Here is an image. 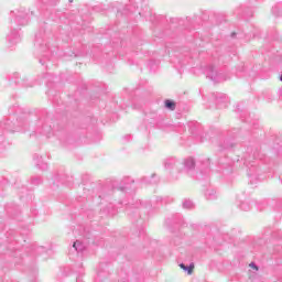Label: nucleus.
I'll return each mask as SVG.
<instances>
[{
	"label": "nucleus",
	"mask_w": 282,
	"mask_h": 282,
	"mask_svg": "<svg viewBox=\"0 0 282 282\" xmlns=\"http://www.w3.org/2000/svg\"><path fill=\"white\" fill-rule=\"evenodd\" d=\"M30 23V13H28L25 10H20L15 14V19L13 22H11V28L13 30L7 35V41L10 45H17L19 41H21V35L19 34V31L14 28L17 25L23 26L28 25Z\"/></svg>",
	"instance_id": "1"
},
{
	"label": "nucleus",
	"mask_w": 282,
	"mask_h": 282,
	"mask_svg": "<svg viewBox=\"0 0 282 282\" xmlns=\"http://www.w3.org/2000/svg\"><path fill=\"white\" fill-rule=\"evenodd\" d=\"M25 127H28V120L25 119H18L17 123H12L10 119H4L0 122V133H2V135H6V133H14Z\"/></svg>",
	"instance_id": "2"
},
{
	"label": "nucleus",
	"mask_w": 282,
	"mask_h": 282,
	"mask_svg": "<svg viewBox=\"0 0 282 282\" xmlns=\"http://www.w3.org/2000/svg\"><path fill=\"white\" fill-rule=\"evenodd\" d=\"M205 74L207 75V78H210L213 83H224L228 79V76H226V73H219L215 69V66H208L205 70Z\"/></svg>",
	"instance_id": "3"
},
{
	"label": "nucleus",
	"mask_w": 282,
	"mask_h": 282,
	"mask_svg": "<svg viewBox=\"0 0 282 282\" xmlns=\"http://www.w3.org/2000/svg\"><path fill=\"white\" fill-rule=\"evenodd\" d=\"M164 167L172 173H183V163L180 162L176 158H167L164 161Z\"/></svg>",
	"instance_id": "4"
},
{
	"label": "nucleus",
	"mask_w": 282,
	"mask_h": 282,
	"mask_svg": "<svg viewBox=\"0 0 282 282\" xmlns=\"http://www.w3.org/2000/svg\"><path fill=\"white\" fill-rule=\"evenodd\" d=\"M243 160H245L246 166H248V172H247L248 176L251 178L256 177L258 169H257V165L252 164V160H257V152H253L252 154H246L243 156Z\"/></svg>",
	"instance_id": "5"
},
{
	"label": "nucleus",
	"mask_w": 282,
	"mask_h": 282,
	"mask_svg": "<svg viewBox=\"0 0 282 282\" xmlns=\"http://www.w3.org/2000/svg\"><path fill=\"white\" fill-rule=\"evenodd\" d=\"M214 98L216 99V105L218 109H225L226 107H228V102H230L228 96H226V94L224 93L214 94Z\"/></svg>",
	"instance_id": "6"
},
{
	"label": "nucleus",
	"mask_w": 282,
	"mask_h": 282,
	"mask_svg": "<svg viewBox=\"0 0 282 282\" xmlns=\"http://www.w3.org/2000/svg\"><path fill=\"white\" fill-rule=\"evenodd\" d=\"M135 208H151V203L150 202L137 200L134 205H132V206H130L126 209L127 215L132 216L133 210H135Z\"/></svg>",
	"instance_id": "7"
},
{
	"label": "nucleus",
	"mask_w": 282,
	"mask_h": 282,
	"mask_svg": "<svg viewBox=\"0 0 282 282\" xmlns=\"http://www.w3.org/2000/svg\"><path fill=\"white\" fill-rule=\"evenodd\" d=\"M36 133H40L41 135H50L52 133V127L44 126L43 122L39 121Z\"/></svg>",
	"instance_id": "8"
},
{
	"label": "nucleus",
	"mask_w": 282,
	"mask_h": 282,
	"mask_svg": "<svg viewBox=\"0 0 282 282\" xmlns=\"http://www.w3.org/2000/svg\"><path fill=\"white\" fill-rule=\"evenodd\" d=\"M194 170H195V159L193 158L185 159L183 162V172L186 171L188 173L189 171H194Z\"/></svg>",
	"instance_id": "9"
},
{
	"label": "nucleus",
	"mask_w": 282,
	"mask_h": 282,
	"mask_svg": "<svg viewBox=\"0 0 282 282\" xmlns=\"http://www.w3.org/2000/svg\"><path fill=\"white\" fill-rule=\"evenodd\" d=\"M33 160L37 169H41V171H47V163L43 162V156L34 154Z\"/></svg>",
	"instance_id": "10"
},
{
	"label": "nucleus",
	"mask_w": 282,
	"mask_h": 282,
	"mask_svg": "<svg viewBox=\"0 0 282 282\" xmlns=\"http://www.w3.org/2000/svg\"><path fill=\"white\" fill-rule=\"evenodd\" d=\"M158 182H160V180H158V176L155 174H152L151 177L149 176H144L143 178H141V184H158Z\"/></svg>",
	"instance_id": "11"
},
{
	"label": "nucleus",
	"mask_w": 282,
	"mask_h": 282,
	"mask_svg": "<svg viewBox=\"0 0 282 282\" xmlns=\"http://www.w3.org/2000/svg\"><path fill=\"white\" fill-rule=\"evenodd\" d=\"M35 46L41 47L43 52H46L48 50L47 44L43 45V36L41 33L35 34Z\"/></svg>",
	"instance_id": "12"
},
{
	"label": "nucleus",
	"mask_w": 282,
	"mask_h": 282,
	"mask_svg": "<svg viewBox=\"0 0 282 282\" xmlns=\"http://www.w3.org/2000/svg\"><path fill=\"white\" fill-rule=\"evenodd\" d=\"M205 197L206 199L213 200V199H217V191H215V188L209 187L205 191Z\"/></svg>",
	"instance_id": "13"
},
{
	"label": "nucleus",
	"mask_w": 282,
	"mask_h": 282,
	"mask_svg": "<svg viewBox=\"0 0 282 282\" xmlns=\"http://www.w3.org/2000/svg\"><path fill=\"white\" fill-rule=\"evenodd\" d=\"M141 11H139L140 17H147V13L149 12V2L147 0H143L140 4Z\"/></svg>",
	"instance_id": "14"
},
{
	"label": "nucleus",
	"mask_w": 282,
	"mask_h": 282,
	"mask_svg": "<svg viewBox=\"0 0 282 282\" xmlns=\"http://www.w3.org/2000/svg\"><path fill=\"white\" fill-rule=\"evenodd\" d=\"M180 268L184 270V272H187V274H193V270H195V264L191 263L189 265H186L184 263H181Z\"/></svg>",
	"instance_id": "15"
},
{
	"label": "nucleus",
	"mask_w": 282,
	"mask_h": 282,
	"mask_svg": "<svg viewBox=\"0 0 282 282\" xmlns=\"http://www.w3.org/2000/svg\"><path fill=\"white\" fill-rule=\"evenodd\" d=\"M73 249L76 251V252H83L85 250V245L83 242H80L79 240H76L74 243H73Z\"/></svg>",
	"instance_id": "16"
},
{
	"label": "nucleus",
	"mask_w": 282,
	"mask_h": 282,
	"mask_svg": "<svg viewBox=\"0 0 282 282\" xmlns=\"http://www.w3.org/2000/svg\"><path fill=\"white\" fill-rule=\"evenodd\" d=\"M281 12H282V6L281 4H275L272 8V13L274 14V17H281Z\"/></svg>",
	"instance_id": "17"
},
{
	"label": "nucleus",
	"mask_w": 282,
	"mask_h": 282,
	"mask_svg": "<svg viewBox=\"0 0 282 282\" xmlns=\"http://www.w3.org/2000/svg\"><path fill=\"white\" fill-rule=\"evenodd\" d=\"M194 206L195 205L193 204V200H191V199L183 200V208L191 210L192 208H194Z\"/></svg>",
	"instance_id": "18"
},
{
	"label": "nucleus",
	"mask_w": 282,
	"mask_h": 282,
	"mask_svg": "<svg viewBox=\"0 0 282 282\" xmlns=\"http://www.w3.org/2000/svg\"><path fill=\"white\" fill-rule=\"evenodd\" d=\"M165 108L170 109L171 111H175V101L173 100H165Z\"/></svg>",
	"instance_id": "19"
},
{
	"label": "nucleus",
	"mask_w": 282,
	"mask_h": 282,
	"mask_svg": "<svg viewBox=\"0 0 282 282\" xmlns=\"http://www.w3.org/2000/svg\"><path fill=\"white\" fill-rule=\"evenodd\" d=\"M239 208H240V210H245V213H248V210H250V204L243 202V203H241V204L239 205Z\"/></svg>",
	"instance_id": "20"
},
{
	"label": "nucleus",
	"mask_w": 282,
	"mask_h": 282,
	"mask_svg": "<svg viewBox=\"0 0 282 282\" xmlns=\"http://www.w3.org/2000/svg\"><path fill=\"white\" fill-rule=\"evenodd\" d=\"M220 151H224L226 149H232V143H230L229 141H225L224 144H220Z\"/></svg>",
	"instance_id": "21"
},
{
	"label": "nucleus",
	"mask_w": 282,
	"mask_h": 282,
	"mask_svg": "<svg viewBox=\"0 0 282 282\" xmlns=\"http://www.w3.org/2000/svg\"><path fill=\"white\" fill-rule=\"evenodd\" d=\"M43 181L41 180L40 176H35V177H32L31 180V184H33L34 186H39V184H41Z\"/></svg>",
	"instance_id": "22"
},
{
	"label": "nucleus",
	"mask_w": 282,
	"mask_h": 282,
	"mask_svg": "<svg viewBox=\"0 0 282 282\" xmlns=\"http://www.w3.org/2000/svg\"><path fill=\"white\" fill-rule=\"evenodd\" d=\"M79 274L76 278V282H83V274H84V269L83 267L79 268Z\"/></svg>",
	"instance_id": "23"
},
{
	"label": "nucleus",
	"mask_w": 282,
	"mask_h": 282,
	"mask_svg": "<svg viewBox=\"0 0 282 282\" xmlns=\"http://www.w3.org/2000/svg\"><path fill=\"white\" fill-rule=\"evenodd\" d=\"M242 17H243L245 21H248V19H250V17H252V11H243Z\"/></svg>",
	"instance_id": "24"
},
{
	"label": "nucleus",
	"mask_w": 282,
	"mask_h": 282,
	"mask_svg": "<svg viewBox=\"0 0 282 282\" xmlns=\"http://www.w3.org/2000/svg\"><path fill=\"white\" fill-rule=\"evenodd\" d=\"M58 3V0H48L50 6H56Z\"/></svg>",
	"instance_id": "25"
},
{
	"label": "nucleus",
	"mask_w": 282,
	"mask_h": 282,
	"mask_svg": "<svg viewBox=\"0 0 282 282\" xmlns=\"http://www.w3.org/2000/svg\"><path fill=\"white\" fill-rule=\"evenodd\" d=\"M276 208H278V210H282V200H279L276 203Z\"/></svg>",
	"instance_id": "26"
},
{
	"label": "nucleus",
	"mask_w": 282,
	"mask_h": 282,
	"mask_svg": "<svg viewBox=\"0 0 282 282\" xmlns=\"http://www.w3.org/2000/svg\"><path fill=\"white\" fill-rule=\"evenodd\" d=\"M13 78H15V80L19 78V73H14L13 77H9V80H12Z\"/></svg>",
	"instance_id": "27"
},
{
	"label": "nucleus",
	"mask_w": 282,
	"mask_h": 282,
	"mask_svg": "<svg viewBox=\"0 0 282 282\" xmlns=\"http://www.w3.org/2000/svg\"><path fill=\"white\" fill-rule=\"evenodd\" d=\"M250 267L253 268V270H259V267H257V264L254 262H251Z\"/></svg>",
	"instance_id": "28"
},
{
	"label": "nucleus",
	"mask_w": 282,
	"mask_h": 282,
	"mask_svg": "<svg viewBox=\"0 0 282 282\" xmlns=\"http://www.w3.org/2000/svg\"><path fill=\"white\" fill-rule=\"evenodd\" d=\"M23 87H32V85H30V84H28V83H25V80H23Z\"/></svg>",
	"instance_id": "29"
},
{
	"label": "nucleus",
	"mask_w": 282,
	"mask_h": 282,
	"mask_svg": "<svg viewBox=\"0 0 282 282\" xmlns=\"http://www.w3.org/2000/svg\"><path fill=\"white\" fill-rule=\"evenodd\" d=\"M135 214H137V217H140V215H138V208L133 209V215H135Z\"/></svg>",
	"instance_id": "30"
},
{
	"label": "nucleus",
	"mask_w": 282,
	"mask_h": 282,
	"mask_svg": "<svg viewBox=\"0 0 282 282\" xmlns=\"http://www.w3.org/2000/svg\"><path fill=\"white\" fill-rule=\"evenodd\" d=\"M124 188H129V186H123V187H121V191H124Z\"/></svg>",
	"instance_id": "31"
},
{
	"label": "nucleus",
	"mask_w": 282,
	"mask_h": 282,
	"mask_svg": "<svg viewBox=\"0 0 282 282\" xmlns=\"http://www.w3.org/2000/svg\"><path fill=\"white\" fill-rule=\"evenodd\" d=\"M126 138H128V140H131V135H129V134Z\"/></svg>",
	"instance_id": "32"
},
{
	"label": "nucleus",
	"mask_w": 282,
	"mask_h": 282,
	"mask_svg": "<svg viewBox=\"0 0 282 282\" xmlns=\"http://www.w3.org/2000/svg\"><path fill=\"white\" fill-rule=\"evenodd\" d=\"M158 202H162V197H158Z\"/></svg>",
	"instance_id": "33"
},
{
	"label": "nucleus",
	"mask_w": 282,
	"mask_h": 282,
	"mask_svg": "<svg viewBox=\"0 0 282 282\" xmlns=\"http://www.w3.org/2000/svg\"><path fill=\"white\" fill-rule=\"evenodd\" d=\"M74 0H69V3H73Z\"/></svg>",
	"instance_id": "34"
},
{
	"label": "nucleus",
	"mask_w": 282,
	"mask_h": 282,
	"mask_svg": "<svg viewBox=\"0 0 282 282\" xmlns=\"http://www.w3.org/2000/svg\"><path fill=\"white\" fill-rule=\"evenodd\" d=\"M40 63H43V59H40Z\"/></svg>",
	"instance_id": "35"
},
{
	"label": "nucleus",
	"mask_w": 282,
	"mask_h": 282,
	"mask_svg": "<svg viewBox=\"0 0 282 282\" xmlns=\"http://www.w3.org/2000/svg\"><path fill=\"white\" fill-rule=\"evenodd\" d=\"M15 84H19V80H15Z\"/></svg>",
	"instance_id": "36"
},
{
	"label": "nucleus",
	"mask_w": 282,
	"mask_h": 282,
	"mask_svg": "<svg viewBox=\"0 0 282 282\" xmlns=\"http://www.w3.org/2000/svg\"><path fill=\"white\" fill-rule=\"evenodd\" d=\"M231 36H235V33H232Z\"/></svg>",
	"instance_id": "37"
}]
</instances>
